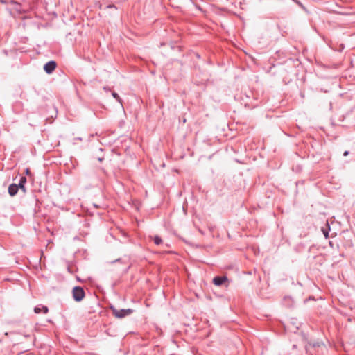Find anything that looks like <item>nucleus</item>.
Returning a JSON list of instances; mask_svg holds the SVG:
<instances>
[{"label": "nucleus", "instance_id": "9d476101", "mask_svg": "<svg viewBox=\"0 0 355 355\" xmlns=\"http://www.w3.org/2000/svg\"><path fill=\"white\" fill-rule=\"evenodd\" d=\"M348 154H349L348 151H345L344 153H343V155L344 156H347V155H348Z\"/></svg>", "mask_w": 355, "mask_h": 355}, {"label": "nucleus", "instance_id": "423d86ee", "mask_svg": "<svg viewBox=\"0 0 355 355\" xmlns=\"http://www.w3.org/2000/svg\"><path fill=\"white\" fill-rule=\"evenodd\" d=\"M26 183V178L24 177V176H21L20 178V180H19V184H17V186L19 187V189H21L24 192L26 191V187H25V184Z\"/></svg>", "mask_w": 355, "mask_h": 355}, {"label": "nucleus", "instance_id": "1a4fd4ad", "mask_svg": "<svg viewBox=\"0 0 355 355\" xmlns=\"http://www.w3.org/2000/svg\"><path fill=\"white\" fill-rule=\"evenodd\" d=\"M112 96L114 98H116L118 101L121 102V98L119 97V96L118 95V94H116V92H113L112 93Z\"/></svg>", "mask_w": 355, "mask_h": 355}, {"label": "nucleus", "instance_id": "f03ea898", "mask_svg": "<svg viewBox=\"0 0 355 355\" xmlns=\"http://www.w3.org/2000/svg\"><path fill=\"white\" fill-rule=\"evenodd\" d=\"M112 311H113V314L116 318H124L125 316L130 315L133 312V311L130 309H120V310L113 309Z\"/></svg>", "mask_w": 355, "mask_h": 355}, {"label": "nucleus", "instance_id": "f257e3e1", "mask_svg": "<svg viewBox=\"0 0 355 355\" xmlns=\"http://www.w3.org/2000/svg\"><path fill=\"white\" fill-rule=\"evenodd\" d=\"M73 297L75 301L80 302L81 301L85 295V291L83 288L80 286H76L73 289Z\"/></svg>", "mask_w": 355, "mask_h": 355}, {"label": "nucleus", "instance_id": "6e6552de", "mask_svg": "<svg viewBox=\"0 0 355 355\" xmlns=\"http://www.w3.org/2000/svg\"><path fill=\"white\" fill-rule=\"evenodd\" d=\"M153 240L154 243L157 245H159L162 243V239L159 236H154L153 237L150 236Z\"/></svg>", "mask_w": 355, "mask_h": 355}, {"label": "nucleus", "instance_id": "9b49d317", "mask_svg": "<svg viewBox=\"0 0 355 355\" xmlns=\"http://www.w3.org/2000/svg\"><path fill=\"white\" fill-rule=\"evenodd\" d=\"M324 234L325 237H328V232H324Z\"/></svg>", "mask_w": 355, "mask_h": 355}, {"label": "nucleus", "instance_id": "39448f33", "mask_svg": "<svg viewBox=\"0 0 355 355\" xmlns=\"http://www.w3.org/2000/svg\"><path fill=\"white\" fill-rule=\"evenodd\" d=\"M19 189L17 184H11L8 187V193L11 196H14L18 192Z\"/></svg>", "mask_w": 355, "mask_h": 355}, {"label": "nucleus", "instance_id": "7ed1b4c3", "mask_svg": "<svg viewBox=\"0 0 355 355\" xmlns=\"http://www.w3.org/2000/svg\"><path fill=\"white\" fill-rule=\"evenodd\" d=\"M57 64L55 61H49L44 66V70L48 74H51L55 69Z\"/></svg>", "mask_w": 355, "mask_h": 355}, {"label": "nucleus", "instance_id": "0eeeda50", "mask_svg": "<svg viewBox=\"0 0 355 355\" xmlns=\"http://www.w3.org/2000/svg\"><path fill=\"white\" fill-rule=\"evenodd\" d=\"M42 311H43L44 313H47L49 311L47 306H43L41 308L36 306L34 308V312L35 313H40Z\"/></svg>", "mask_w": 355, "mask_h": 355}, {"label": "nucleus", "instance_id": "20e7f679", "mask_svg": "<svg viewBox=\"0 0 355 355\" xmlns=\"http://www.w3.org/2000/svg\"><path fill=\"white\" fill-rule=\"evenodd\" d=\"M227 280V277L225 276H216L213 279V283L216 286H221L224 282Z\"/></svg>", "mask_w": 355, "mask_h": 355}]
</instances>
